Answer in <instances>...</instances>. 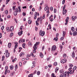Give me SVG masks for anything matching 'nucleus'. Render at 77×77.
<instances>
[{"mask_svg":"<svg viewBox=\"0 0 77 77\" xmlns=\"http://www.w3.org/2000/svg\"><path fill=\"white\" fill-rule=\"evenodd\" d=\"M51 51H54L56 49V46L55 45H54L52 46L51 48Z\"/></svg>","mask_w":77,"mask_h":77,"instance_id":"obj_1","label":"nucleus"},{"mask_svg":"<svg viewBox=\"0 0 77 77\" xmlns=\"http://www.w3.org/2000/svg\"><path fill=\"white\" fill-rule=\"evenodd\" d=\"M40 35H41L42 36H43L45 35V32L44 31L42 32V31H40L39 32Z\"/></svg>","mask_w":77,"mask_h":77,"instance_id":"obj_2","label":"nucleus"},{"mask_svg":"<svg viewBox=\"0 0 77 77\" xmlns=\"http://www.w3.org/2000/svg\"><path fill=\"white\" fill-rule=\"evenodd\" d=\"M66 59H64L63 60H62L61 61V63H66Z\"/></svg>","mask_w":77,"mask_h":77,"instance_id":"obj_3","label":"nucleus"},{"mask_svg":"<svg viewBox=\"0 0 77 77\" xmlns=\"http://www.w3.org/2000/svg\"><path fill=\"white\" fill-rule=\"evenodd\" d=\"M50 8H48V6L47 5L45 8V11H49Z\"/></svg>","mask_w":77,"mask_h":77,"instance_id":"obj_4","label":"nucleus"},{"mask_svg":"<svg viewBox=\"0 0 77 77\" xmlns=\"http://www.w3.org/2000/svg\"><path fill=\"white\" fill-rule=\"evenodd\" d=\"M25 42V40L24 39H21L19 40V43H21V42Z\"/></svg>","mask_w":77,"mask_h":77,"instance_id":"obj_5","label":"nucleus"},{"mask_svg":"<svg viewBox=\"0 0 77 77\" xmlns=\"http://www.w3.org/2000/svg\"><path fill=\"white\" fill-rule=\"evenodd\" d=\"M63 15H65L66 14V13L67 12V10L66 9L63 10Z\"/></svg>","mask_w":77,"mask_h":77,"instance_id":"obj_6","label":"nucleus"},{"mask_svg":"<svg viewBox=\"0 0 77 77\" xmlns=\"http://www.w3.org/2000/svg\"><path fill=\"white\" fill-rule=\"evenodd\" d=\"M39 42H36V44L34 45V47H36V45H39Z\"/></svg>","mask_w":77,"mask_h":77,"instance_id":"obj_7","label":"nucleus"},{"mask_svg":"<svg viewBox=\"0 0 77 77\" xmlns=\"http://www.w3.org/2000/svg\"><path fill=\"white\" fill-rule=\"evenodd\" d=\"M33 48H34V50L33 51V53H35L36 52V50L37 49V47H33Z\"/></svg>","mask_w":77,"mask_h":77,"instance_id":"obj_8","label":"nucleus"},{"mask_svg":"<svg viewBox=\"0 0 77 77\" xmlns=\"http://www.w3.org/2000/svg\"><path fill=\"white\" fill-rule=\"evenodd\" d=\"M23 34V31H21L20 32H18L19 36Z\"/></svg>","mask_w":77,"mask_h":77,"instance_id":"obj_9","label":"nucleus"},{"mask_svg":"<svg viewBox=\"0 0 77 77\" xmlns=\"http://www.w3.org/2000/svg\"><path fill=\"white\" fill-rule=\"evenodd\" d=\"M14 30V26H11L10 27V31L11 32H13Z\"/></svg>","mask_w":77,"mask_h":77,"instance_id":"obj_10","label":"nucleus"},{"mask_svg":"<svg viewBox=\"0 0 77 77\" xmlns=\"http://www.w3.org/2000/svg\"><path fill=\"white\" fill-rule=\"evenodd\" d=\"M42 16H40V17L39 18H38V19H37V22H39V20H41L42 19Z\"/></svg>","mask_w":77,"mask_h":77,"instance_id":"obj_11","label":"nucleus"},{"mask_svg":"<svg viewBox=\"0 0 77 77\" xmlns=\"http://www.w3.org/2000/svg\"><path fill=\"white\" fill-rule=\"evenodd\" d=\"M77 35V32L76 31H75L73 32V36H76V35Z\"/></svg>","mask_w":77,"mask_h":77,"instance_id":"obj_12","label":"nucleus"},{"mask_svg":"<svg viewBox=\"0 0 77 77\" xmlns=\"http://www.w3.org/2000/svg\"><path fill=\"white\" fill-rule=\"evenodd\" d=\"M8 48H11V43H9L8 44Z\"/></svg>","mask_w":77,"mask_h":77,"instance_id":"obj_13","label":"nucleus"},{"mask_svg":"<svg viewBox=\"0 0 77 77\" xmlns=\"http://www.w3.org/2000/svg\"><path fill=\"white\" fill-rule=\"evenodd\" d=\"M40 57H41V58H42L43 57H44V55L41 52L40 55Z\"/></svg>","mask_w":77,"mask_h":77,"instance_id":"obj_14","label":"nucleus"},{"mask_svg":"<svg viewBox=\"0 0 77 77\" xmlns=\"http://www.w3.org/2000/svg\"><path fill=\"white\" fill-rule=\"evenodd\" d=\"M68 20H69V17H66V19L65 20L66 23H68Z\"/></svg>","mask_w":77,"mask_h":77,"instance_id":"obj_15","label":"nucleus"},{"mask_svg":"<svg viewBox=\"0 0 77 77\" xmlns=\"http://www.w3.org/2000/svg\"><path fill=\"white\" fill-rule=\"evenodd\" d=\"M72 70H71V71H70V72H69V71H68L67 72V74H71L72 72Z\"/></svg>","mask_w":77,"mask_h":77,"instance_id":"obj_16","label":"nucleus"},{"mask_svg":"<svg viewBox=\"0 0 77 77\" xmlns=\"http://www.w3.org/2000/svg\"><path fill=\"white\" fill-rule=\"evenodd\" d=\"M23 55H24V53H23V52H21L20 54V57H21L22 56H23Z\"/></svg>","mask_w":77,"mask_h":77,"instance_id":"obj_17","label":"nucleus"},{"mask_svg":"<svg viewBox=\"0 0 77 77\" xmlns=\"http://www.w3.org/2000/svg\"><path fill=\"white\" fill-rule=\"evenodd\" d=\"M58 39V38H57V37H56L54 38V40L55 41H57Z\"/></svg>","mask_w":77,"mask_h":77,"instance_id":"obj_18","label":"nucleus"},{"mask_svg":"<svg viewBox=\"0 0 77 77\" xmlns=\"http://www.w3.org/2000/svg\"><path fill=\"white\" fill-rule=\"evenodd\" d=\"M63 36L64 37V36H65V34H66V32L65 31H63Z\"/></svg>","mask_w":77,"mask_h":77,"instance_id":"obj_19","label":"nucleus"},{"mask_svg":"<svg viewBox=\"0 0 77 77\" xmlns=\"http://www.w3.org/2000/svg\"><path fill=\"white\" fill-rule=\"evenodd\" d=\"M60 48L61 49L60 51H62V48H63V46H62V45H60Z\"/></svg>","mask_w":77,"mask_h":77,"instance_id":"obj_20","label":"nucleus"},{"mask_svg":"<svg viewBox=\"0 0 77 77\" xmlns=\"http://www.w3.org/2000/svg\"><path fill=\"white\" fill-rule=\"evenodd\" d=\"M75 17L74 16H73L72 17V20H73V21L74 20H75Z\"/></svg>","mask_w":77,"mask_h":77,"instance_id":"obj_21","label":"nucleus"},{"mask_svg":"<svg viewBox=\"0 0 77 77\" xmlns=\"http://www.w3.org/2000/svg\"><path fill=\"white\" fill-rule=\"evenodd\" d=\"M28 45L29 46H32V43H31L30 42H29L28 43Z\"/></svg>","mask_w":77,"mask_h":77,"instance_id":"obj_22","label":"nucleus"},{"mask_svg":"<svg viewBox=\"0 0 77 77\" xmlns=\"http://www.w3.org/2000/svg\"><path fill=\"white\" fill-rule=\"evenodd\" d=\"M9 56V53H8L6 54V57H8Z\"/></svg>","mask_w":77,"mask_h":77,"instance_id":"obj_23","label":"nucleus"},{"mask_svg":"<svg viewBox=\"0 0 77 77\" xmlns=\"http://www.w3.org/2000/svg\"><path fill=\"white\" fill-rule=\"evenodd\" d=\"M58 70H59V68L58 67H57L55 69V72L56 73L57 71H58Z\"/></svg>","mask_w":77,"mask_h":77,"instance_id":"obj_24","label":"nucleus"},{"mask_svg":"<svg viewBox=\"0 0 77 77\" xmlns=\"http://www.w3.org/2000/svg\"><path fill=\"white\" fill-rule=\"evenodd\" d=\"M18 8L19 9V12H21V7L20 6H19Z\"/></svg>","mask_w":77,"mask_h":77,"instance_id":"obj_25","label":"nucleus"},{"mask_svg":"<svg viewBox=\"0 0 77 77\" xmlns=\"http://www.w3.org/2000/svg\"><path fill=\"white\" fill-rule=\"evenodd\" d=\"M32 22V20H29L28 21V24H31V23Z\"/></svg>","mask_w":77,"mask_h":77,"instance_id":"obj_26","label":"nucleus"},{"mask_svg":"<svg viewBox=\"0 0 77 77\" xmlns=\"http://www.w3.org/2000/svg\"><path fill=\"white\" fill-rule=\"evenodd\" d=\"M10 68L11 70L13 69L14 68V66H10Z\"/></svg>","mask_w":77,"mask_h":77,"instance_id":"obj_27","label":"nucleus"},{"mask_svg":"<svg viewBox=\"0 0 77 77\" xmlns=\"http://www.w3.org/2000/svg\"><path fill=\"white\" fill-rule=\"evenodd\" d=\"M6 30L7 31V32H9V31H10V29H9V27H7Z\"/></svg>","mask_w":77,"mask_h":77,"instance_id":"obj_28","label":"nucleus"},{"mask_svg":"<svg viewBox=\"0 0 77 77\" xmlns=\"http://www.w3.org/2000/svg\"><path fill=\"white\" fill-rule=\"evenodd\" d=\"M66 75H67V73H66V72H65L64 73L63 77H66Z\"/></svg>","mask_w":77,"mask_h":77,"instance_id":"obj_29","label":"nucleus"},{"mask_svg":"<svg viewBox=\"0 0 77 77\" xmlns=\"http://www.w3.org/2000/svg\"><path fill=\"white\" fill-rule=\"evenodd\" d=\"M14 73H15V72H12L11 74V76H13V75H14Z\"/></svg>","mask_w":77,"mask_h":77,"instance_id":"obj_30","label":"nucleus"},{"mask_svg":"<svg viewBox=\"0 0 77 77\" xmlns=\"http://www.w3.org/2000/svg\"><path fill=\"white\" fill-rule=\"evenodd\" d=\"M60 73H62V74H63V70L62 69V70H60Z\"/></svg>","mask_w":77,"mask_h":77,"instance_id":"obj_31","label":"nucleus"},{"mask_svg":"<svg viewBox=\"0 0 77 77\" xmlns=\"http://www.w3.org/2000/svg\"><path fill=\"white\" fill-rule=\"evenodd\" d=\"M71 30L72 32H74L75 30L74 28V27H72L71 28Z\"/></svg>","mask_w":77,"mask_h":77,"instance_id":"obj_32","label":"nucleus"},{"mask_svg":"<svg viewBox=\"0 0 77 77\" xmlns=\"http://www.w3.org/2000/svg\"><path fill=\"white\" fill-rule=\"evenodd\" d=\"M25 45H26V44L25 43H24L22 44V47L24 48L25 47Z\"/></svg>","mask_w":77,"mask_h":77,"instance_id":"obj_33","label":"nucleus"},{"mask_svg":"<svg viewBox=\"0 0 77 77\" xmlns=\"http://www.w3.org/2000/svg\"><path fill=\"white\" fill-rule=\"evenodd\" d=\"M54 65L55 66H57V63L56 62L54 63Z\"/></svg>","mask_w":77,"mask_h":77,"instance_id":"obj_34","label":"nucleus"},{"mask_svg":"<svg viewBox=\"0 0 77 77\" xmlns=\"http://www.w3.org/2000/svg\"><path fill=\"white\" fill-rule=\"evenodd\" d=\"M17 44H18V43H17V44H16L15 46V48H17V47H18V45H17Z\"/></svg>","mask_w":77,"mask_h":77,"instance_id":"obj_35","label":"nucleus"},{"mask_svg":"<svg viewBox=\"0 0 77 77\" xmlns=\"http://www.w3.org/2000/svg\"><path fill=\"white\" fill-rule=\"evenodd\" d=\"M17 60V58H15L12 61V62H15V61H16Z\"/></svg>","mask_w":77,"mask_h":77,"instance_id":"obj_36","label":"nucleus"},{"mask_svg":"<svg viewBox=\"0 0 77 77\" xmlns=\"http://www.w3.org/2000/svg\"><path fill=\"white\" fill-rule=\"evenodd\" d=\"M17 12H16V11L14 12V15L16 16L17 15Z\"/></svg>","mask_w":77,"mask_h":77,"instance_id":"obj_37","label":"nucleus"},{"mask_svg":"<svg viewBox=\"0 0 77 77\" xmlns=\"http://www.w3.org/2000/svg\"><path fill=\"white\" fill-rule=\"evenodd\" d=\"M5 14H6V15H8V10L5 11Z\"/></svg>","mask_w":77,"mask_h":77,"instance_id":"obj_38","label":"nucleus"},{"mask_svg":"<svg viewBox=\"0 0 77 77\" xmlns=\"http://www.w3.org/2000/svg\"><path fill=\"white\" fill-rule=\"evenodd\" d=\"M13 35H14V33H13L12 32H11L10 34V37H12V36H13Z\"/></svg>","mask_w":77,"mask_h":77,"instance_id":"obj_39","label":"nucleus"},{"mask_svg":"<svg viewBox=\"0 0 77 77\" xmlns=\"http://www.w3.org/2000/svg\"><path fill=\"white\" fill-rule=\"evenodd\" d=\"M15 11H16V12H18V9L17 8L16 9H15Z\"/></svg>","mask_w":77,"mask_h":77,"instance_id":"obj_40","label":"nucleus"},{"mask_svg":"<svg viewBox=\"0 0 77 77\" xmlns=\"http://www.w3.org/2000/svg\"><path fill=\"white\" fill-rule=\"evenodd\" d=\"M63 57H66V54H64L63 55Z\"/></svg>","mask_w":77,"mask_h":77,"instance_id":"obj_41","label":"nucleus"},{"mask_svg":"<svg viewBox=\"0 0 77 77\" xmlns=\"http://www.w3.org/2000/svg\"><path fill=\"white\" fill-rule=\"evenodd\" d=\"M8 70H5V75H6V74H7V71Z\"/></svg>","mask_w":77,"mask_h":77,"instance_id":"obj_42","label":"nucleus"},{"mask_svg":"<svg viewBox=\"0 0 77 77\" xmlns=\"http://www.w3.org/2000/svg\"><path fill=\"white\" fill-rule=\"evenodd\" d=\"M66 8V5H64L63 8V10H64Z\"/></svg>","mask_w":77,"mask_h":77,"instance_id":"obj_43","label":"nucleus"},{"mask_svg":"<svg viewBox=\"0 0 77 77\" xmlns=\"http://www.w3.org/2000/svg\"><path fill=\"white\" fill-rule=\"evenodd\" d=\"M48 27H49V29H51V25H50V24H49Z\"/></svg>","mask_w":77,"mask_h":77,"instance_id":"obj_44","label":"nucleus"},{"mask_svg":"<svg viewBox=\"0 0 77 77\" xmlns=\"http://www.w3.org/2000/svg\"><path fill=\"white\" fill-rule=\"evenodd\" d=\"M52 77H56V76H54V74L52 73Z\"/></svg>","mask_w":77,"mask_h":77,"instance_id":"obj_45","label":"nucleus"},{"mask_svg":"<svg viewBox=\"0 0 77 77\" xmlns=\"http://www.w3.org/2000/svg\"><path fill=\"white\" fill-rule=\"evenodd\" d=\"M73 66V65L71 64H69V67H72Z\"/></svg>","mask_w":77,"mask_h":77,"instance_id":"obj_46","label":"nucleus"},{"mask_svg":"<svg viewBox=\"0 0 77 77\" xmlns=\"http://www.w3.org/2000/svg\"><path fill=\"white\" fill-rule=\"evenodd\" d=\"M51 11H53V8L52 7H51L50 8Z\"/></svg>","mask_w":77,"mask_h":77,"instance_id":"obj_47","label":"nucleus"},{"mask_svg":"<svg viewBox=\"0 0 77 77\" xmlns=\"http://www.w3.org/2000/svg\"><path fill=\"white\" fill-rule=\"evenodd\" d=\"M4 27H5V26H2L1 28V30H3L4 29Z\"/></svg>","mask_w":77,"mask_h":77,"instance_id":"obj_48","label":"nucleus"},{"mask_svg":"<svg viewBox=\"0 0 77 77\" xmlns=\"http://www.w3.org/2000/svg\"><path fill=\"white\" fill-rule=\"evenodd\" d=\"M76 66H75V67H74L73 68V70H74L75 71V69H76Z\"/></svg>","mask_w":77,"mask_h":77,"instance_id":"obj_49","label":"nucleus"},{"mask_svg":"<svg viewBox=\"0 0 77 77\" xmlns=\"http://www.w3.org/2000/svg\"><path fill=\"white\" fill-rule=\"evenodd\" d=\"M37 21H36L35 22L36 23V26H38V25H39V23H38L37 22Z\"/></svg>","mask_w":77,"mask_h":77,"instance_id":"obj_50","label":"nucleus"},{"mask_svg":"<svg viewBox=\"0 0 77 77\" xmlns=\"http://www.w3.org/2000/svg\"><path fill=\"white\" fill-rule=\"evenodd\" d=\"M40 73H41V72H40V71H38V72H37V75H39V74H40Z\"/></svg>","mask_w":77,"mask_h":77,"instance_id":"obj_51","label":"nucleus"},{"mask_svg":"<svg viewBox=\"0 0 77 77\" xmlns=\"http://www.w3.org/2000/svg\"><path fill=\"white\" fill-rule=\"evenodd\" d=\"M72 67H70L69 68V71H70L71 70H71L72 69Z\"/></svg>","mask_w":77,"mask_h":77,"instance_id":"obj_52","label":"nucleus"},{"mask_svg":"<svg viewBox=\"0 0 77 77\" xmlns=\"http://www.w3.org/2000/svg\"><path fill=\"white\" fill-rule=\"evenodd\" d=\"M69 34L70 35H72V32H71V30H70V31H69Z\"/></svg>","mask_w":77,"mask_h":77,"instance_id":"obj_53","label":"nucleus"},{"mask_svg":"<svg viewBox=\"0 0 77 77\" xmlns=\"http://www.w3.org/2000/svg\"><path fill=\"white\" fill-rule=\"evenodd\" d=\"M15 67L16 69H17V68H18V65H16Z\"/></svg>","mask_w":77,"mask_h":77,"instance_id":"obj_54","label":"nucleus"},{"mask_svg":"<svg viewBox=\"0 0 77 77\" xmlns=\"http://www.w3.org/2000/svg\"><path fill=\"white\" fill-rule=\"evenodd\" d=\"M41 9H42V8H41V6H40L39 8L38 9L39 11H40L41 10Z\"/></svg>","mask_w":77,"mask_h":77,"instance_id":"obj_55","label":"nucleus"},{"mask_svg":"<svg viewBox=\"0 0 77 77\" xmlns=\"http://www.w3.org/2000/svg\"><path fill=\"white\" fill-rule=\"evenodd\" d=\"M36 70H35L34 71V72L33 73V74L35 75V74H36Z\"/></svg>","mask_w":77,"mask_h":77,"instance_id":"obj_56","label":"nucleus"},{"mask_svg":"<svg viewBox=\"0 0 77 77\" xmlns=\"http://www.w3.org/2000/svg\"><path fill=\"white\" fill-rule=\"evenodd\" d=\"M21 65H22V63H21V62H20L19 63V66H21Z\"/></svg>","mask_w":77,"mask_h":77,"instance_id":"obj_57","label":"nucleus"},{"mask_svg":"<svg viewBox=\"0 0 77 77\" xmlns=\"http://www.w3.org/2000/svg\"><path fill=\"white\" fill-rule=\"evenodd\" d=\"M23 26H21L20 27V29L21 30H23Z\"/></svg>","mask_w":77,"mask_h":77,"instance_id":"obj_58","label":"nucleus"},{"mask_svg":"<svg viewBox=\"0 0 77 77\" xmlns=\"http://www.w3.org/2000/svg\"><path fill=\"white\" fill-rule=\"evenodd\" d=\"M54 13H56V9L55 8L54 9Z\"/></svg>","mask_w":77,"mask_h":77,"instance_id":"obj_59","label":"nucleus"},{"mask_svg":"<svg viewBox=\"0 0 77 77\" xmlns=\"http://www.w3.org/2000/svg\"><path fill=\"white\" fill-rule=\"evenodd\" d=\"M26 63H27V61H24L23 62V64L25 65V64H26Z\"/></svg>","mask_w":77,"mask_h":77,"instance_id":"obj_60","label":"nucleus"},{"mask_svg":"<svg viewBox=\"0 0 77 77\" xmlns=\"http://www.w3.org/2000/svg\"><path fill=\"white\" fill-rule=\"evenodd\" d=\"M65 1H62L63 5H64V4L65 3Z\"/></svg>","mask_w":77,"mask_h":77,"instance_id":"obj_61","label":"nucleus"},{"mask_svg":"<svg viewBox=\"0 0 77 77\" xmlns=\"http://www.w3.org/2000/svg\"><path fill=\"white\" fill-rule=\"evenodd\" d=\"M23 15V16H25V15H26V13H23L22 14Z\"/></svg>","mask_w":77,"mask_h":77,"instance_id":"obj_62","label":"nucleus"},{"mask_svg":"<svg viewBox=\"0 0 77 77\" xmlns=\"http://www.w3.org/2000/svg\"><path fill=\"white\" fill-rule=\"evenodd\" d=\"M43 19H44L45 18V14H44L42 17Z\"/></svg>","mask_w":77,"mask_h":77,"instance_id":"obj_63","label":"nucleus"},{"mask_svg":"<svg viewBox=\"0 0 77 77\" xmlns=\"http://www.w3.org/2000/svg\"><path fill=\"white\" fill-rule=\"evenodd\" d=\"M33 75V74H32L31 75H29L28 77H31V75Z\"/></svg>","mask_w":77,"mask_h":77,"instance_id":"obj_64","label":"nucleus"}]
</instances>
